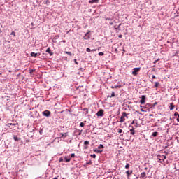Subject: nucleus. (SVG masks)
Segmentation results:
<instances>
[{"instance_id":"obj_1","label":"nucleus","mask_w":179,"mask_h":179,"mask_svg":"<svg viewBox=\"0 0 179 179\" xmlns=\"http://www.w3.org/2000/svg\"><path fill=\"white\" fill-rule=\"evenodd\" d=\"M166 159L167 157L162 154H159L157 156V159L158 160V162H159V163H163V162H164V160H166Z\"/></svg>"},{"instance_id":"obj_2","label":"nucleus","mask_w":179,"mask_h":179,"mask_svg":"<svg viewBox=\"0 0 179 179\" xmlns=\"http://www.w3.org/2000/svg\"><path fill=\"white\" fill-rule=\"evenodd\" d=\"M126 118L128 119V114H127L126 112H122L119 122H125Z\"/></svg>"},{"instance_id":"obj_3","label":"nucleus","mask_w":179,"mask_h":179,"mask_svg":"<svg viewBox=\"0 0 179 179\" xmlns=\"http://www.w3.org/2000/svg\"><path fill=\"white\" fill-rule=\"evenodd\" d=\"M139 71H141V67L133 69L132 75H134V76H136Z\"/></svg>"},{"instance_id":"obj_4","label":"nucleus","mask_w":179,"mask_h":179,"mask_svg":"<svg viewBox=\"0 0 179 179\" xmlns=\"http://www.w3.org/2000/svg\"><path fill=\"white\" fill-rule=\"evenodd\" d=\"M42 114L44 115V117H50V115H51V111L45 110L42 112Z\"/></svg>"},{"instance_id":"obj_5","label":"nucleus","mask_w":179,"mask_h":179,"mask_svg":"<svg viewBox=\"0 0 179 179\" xmlns=\"http://www.w3.org/2000/svg\"><path fill=\"white\" fill-rule=\"evenodd\" d=\"M83 38L84 40H89L90 38V31H89L85 34Z\"/></svg>"},{"instance_id":"obj_6","label":"nucleus","mask_w":179,"mask_h":179,"mask_svg":"<svg viewBox=\"0 0 179 179\" xmlns=\"http://www.w3.org/2000/svg\"><path fill=\"white\" fill-rule=\"evenodd\" d=\"M145 101H146V96L142 95L141 100L140 101L141 104H145Z\"/></svg>"},{"instance_id":"obj_7","label":"nucleus","mask_w":179,"mask_h":179,"mask_svg":"<svg viewBox=\"0 0 179 179\" xmlns=\"http://www.w3.org/2000/svg\"><path fill=\"white\" fill-rule=\"evenodd\" d=\"M103 114H104V110H103V109H101L99 111L97 112L96 115L98 117H103Z\"/></svg>"},{"instance_id":"obj_8","label":"nucleus","mask_w":179,"mask_h":179,"mask_svg":"<svg viewBox=\"0 0 179 179\" xmlns=\"http://www.w3.org/2000/svg\"><path fill=\"white\" fill-rule=\"evenodd\" d=\"M90 142L89 141H85L84 142V149H87L89 147L87 146L90 145Z\"/></svg>"},{"instance_id":"obj_9","label":"nucleus","mask_w":179,"mask_h":179,"mask_svg":"<svg viewBox=\"0 0 179 179\" xmlns=\"http://www.w3.org/2000/svg\"><path fill=\"white\" fill-rule=\"evenodd\" d=\"M40 55V53H35V52H31V57H34V58H37Z\"/></svg>"},{"instance_id":"obj_10","label":"nucleus","mask_w":179,"mask_h":179,"mask_svg":"<svg viewBox=\"0 0 179 179\" xmlns=\"http://www.w3.org/2000/svg\"><path fill=\"white\" fill-rule=\"evenodd\" d=\"M130 134L131 135H135V129L134 127H131V129H130Z\"/></svg>"},{"instance_id":"obj_11","label":"nucleus","mask_w":179,"mask_h":179,"mask_svg":"<svg viewBox=\"0 0 179 179\" xmlns=\"http://www.w3.org/2000/svg\"><path fill=\"white\" fill-rule=\"evenodd\" d=\"M126 174L127 176V178H129V176H131V174H132V171H127Z\"/></svg>"},{"instance_id":"obj_12","label":"nucleus","mask_w":179,"mask_h":179,"mask_svg":"<svg viewBox=\"0 0 179 179\" xmlns=\"http://www.w3.org/2000/svg\"><path fill=\"white\" fill-rule=\"evenodd\" d=\"M174 116L177 117L176 121H178V122H179V114L178 113V112H176L174 113Z\"/></svg>"},{"instance_id":"obj_13","label":"nucleus","mask_w":179,"mask_h":179,"mask_svg":"<svg viewBox=\"0 0 179 179\" xmlns=\"http://www.w3.org/2000/svg\"><path fill=\"white\" fill-rule=\"evenodd\" d=\"M64 160L66 163H69V162H71V157H65Z\"/></svg>"},{"instance_id":"obj_14","label":"nucleus","mask_w":179,"mask_h":179,"mask_svg":"<svg viewBox=\"0 0 179 179\" xmlns=\"http://www.w3.org/2000/svg\"><path fill=\"white\" fill-rule=\"evenodd\" d=\"M46 52H48V54H50V55H53V53H52V52H51V49H50V48H48L46 50Z\"/></svg>"},{"instance_id":"obj_15","label":"nucleus","mask_w":179,"mask_h":179,"mask_svg":"<svg viewBox=\"0 0 179 179\" xmlns=\"http://www.w3.org/2000/svg\"><path fill=\"white\" fill-rule=\"evenodd\" d=\"M111 89H120L121 87V85H114L110 87Z\"/></svg>"},{"instance_id":"obj_16","label":"nucleus","mask_w":179,"mask_h":179,"mask_svg":"<svg viewBox=\"0 0 179 179\" xmlns=\"http://www.w3.org/2000/svg\"><path fill=\"white\" fill-rule=\"evenodd\" d=\"M112 97H115V92H112V94L110 96H108V99L110 98L111 99Z\"/></svg>"},{"instance_id":"obj_17","label":"nucleus","mask_w":179,"mask_h":179,"mask_svg":"<svg viewBox=\"0 0 179 179\" xmlns=\"http://www.w3.org/2000/svg\"><path fill=\"white\" fill-rule=\"evenodd\" d=\"M174 107H176V106H174V103H170V110H174Z\"/></svg>"},{"instance_id":"obj_18","label":"nucleus","mask_w":179,"mask_h":179,"mask_svg":"<svg viewBox=\"0 0 179 179\" xmlns=\"http://www.w3.org/2000/svg\"><path fill=\"white\" fill-rule=\"evenodd\" d=\"M97 2H99V0H91L89 3H97Z\"/></svg>"},{"instance_id":"obj_19","label":"nucleus","mask_w":179,"mask_h":179,"mask_svg":"<svg viewBox=\"0 0 179 179\" xmlns=\"http://www.w3.org/2000/svg\"><path fill=\"white\" fill-rule=\"evenodd\" d=\"M141 177L142 178H145V177H146V173H145V172L141 173Z\"/></svg>"},{"instance_id":"obj_20","label":"nucleus","mask_w":179,"mask_h":179,"mask_svg":"<svg viewBox=\"0 0 179 179\" xmlns=\"http://www.w3.org/2000/svg\"><path fill=\"white\" fill-rule=\"evenodd\" d=\"M157 135H159V132H157V131L152 133V136H154V138H156V136H157Z\"/></svg>"},{"instance_id":"obj_21","label":"nucleus","mask_w":179,"mask_h":179,"mask_svg":"<svg viewBox=\"0 0 179 179\" xmlns=\"http://www.w3.org/2000/svg\"><path fill=\"white\" fill-rule=\"evenodd\" d=\"M13 139H14V141H15L16 142H17L18 141H20V138H17V136H14Z\"/></svg>"},{"instance_id":"obj_22","label":"nucleus","mask_w":179,"mask_h":179,"mask_svg":"<svg viewBox=\"0 0 179 179\" xmlns=\"http://www.w3.org/2000/svg\"><path fill=\"white\" fill-rule=\"evenodd\" d=\"M159 82H156L154 85V87H159Z\"/></svg>"},{"instance_id":"obj_23","label":"nucleus","mask_w":179,"mask_h":179,"mask_svg":"<svg viewBox=\"0 0 179 179\" xmlns=\"http://www.w3.org/2000/svg\"><path fill=\"white\" fill-rule=\"evenodd\" d=\"M104 148V145L103 144H100L99 146L98 147V149H103Z\"/></svg>"},{"instance_id":"obj_24","label":"nucleus","mask_w":179,"mask_h":179,"mask_svg":"<svg viewBox=\"0 0 179 179\" xmlns=\"http://www.w3.org/2000/svg\"><path fill=\"white\" fill-rule=\"evenodd\" d=\"M10 36H14V37H16V33L15 31H12Z\"/></svg>"},{"instance_id":"obj_25","label":"nucleus","mask_w":179,"mask_h":179,"mask_svg":"<svg viewBox=\"0 0 179 179\" xmlns=\"http://www.w3.org/2000/svg\"><path fill=\"white\" fill-rule=\"evenodd\" d=\"M86 51H87V52H90V51H92V50H90V48H87Z\"/></svg>"},{"instance_id":"obj_26","label":"nucleus","mask_w":179,"mask_h":179,"mask_svg":"<svg viewBox=\"0 0 179 179\" xmlns=\"http://www.w3.org/2000/svg\"><path fill=\"white\" fill-rule=\"evenodd\" d=\"M80 127H85V123L80 122Z\"/></svg>"},{"instance_id":"obj_27","label":"nucleus","mask_w":179,"mask_h":179,"mask_svg":"<svg viewBox=\"0 0 179 179\" xmlns=\"http://www.w3.org/2000/svg\"><path fill=\"white\" fill-rule=\"evenodd\" d=\"M91 157H93V159H96V154L91 155Z\"/></svg>"},{"instance_id":"obj_28","label":"nucleus","mask_w":179,"mask_h":179,"mask_svg":"<svg viewBox=\"0 0 179 179\" xmlns=\"http://www.w3.org/2000/svg\"><path fill=\"white\" fill-rule=\"evenodd\" d=\"M99 55L103 56V55H104V53L103 52H99Z\"/></svg>"},{"instance_id":"obj_29","label":"nucleus","mask_w":179,"mask_h":179,"mask_svg":"<svg viewBox=\"0 0 179 179\" xmlns=\"http://www.w3.org/2000/svg\"><path fill=\"white\" fill-rule=\"evenodd\" d=\"M118 134H122V129H120L118 130Z\"/></svg>"},{"instance_id":"obj_30","label":"nucleus","mask_w":179,"mask_h":179,"mask_svg":"<svg viewBox=\"0 0 179 179\" xmlns=\"http://www.w3.org/2000/svg\"><path fill=\"white\" fill-rule=\"evenodd\" d=\"M125 169H129V164H127L125 166Z\"/></svg>"},{"instance_id":"obj_31","label":"nucleus","mask_w":179,"mask_h":179,"mask_svg":"<svg viewBox=\"0 0 179 179\" xmlns=\"http://www.w3.org/2000/svg\"><path fill=\"white\" fill-rule=\"evenodd\" d=\"M158 61H160V59H157V60H155L154 62H153V64H156Z\"/></svg>"},{"instance_id":"obj_32","label":"nucleus","mask_w":179,"mask_h":179,"mask_svg":"<svg viewBox=\"0 0 179 179\" xmlns=\"http://www.w3.org/2000/svg\"><path fill=\"white\" fill-rule=\"evenodd\" d=\"M59 162L60 163H62V162H64V159L60 158V159H59Z\"/></svg>"},{"instance_id":"obj_33","label":"nucleus","mask_w":179,"mask_h":179,"mask_svg":"<svg viewBox=\"0 0 179 179\" xmlns=\"http://www.w3.org/2000/svg\"><path fill=\"white\" fill-rule=\"evenodd\" d=\"M66 54H68L69 55H72V53H71V52H66Z\"/></svg>"},{"instance_id":"obj_34","label":"nucleus","mask_w":179,"mask_h":179,"mask_svg":"<svg viewBox=\"0 0 179 179\" xmlns=\"http://www.w3.org/2000/svg\"><path fill=\"white\" fill-rule=\"evenodd\" d=\"M8 125H10L11 127H15V125L16 124L10 123V124H8Z\"/></svg>"},{"instance_id":"obj_35","label":"nucleus","mask_w":179,"mask_h":179,"mask_svg":"<svg viewBox=\"0 0 179 179\" xmlns=\"http://www.w3.org/2000/svg\"><path fill=\"white\" fill-rule=\"evenodd\" d=\"M71 157H75V154L74 153L71 154Z\"/></svg>"},{"instance_id":"obj_36","label":"nucleus","mask_w":179,"mask_h":179,"mask_svg":"<svg viewBox=\"0 0 179 179\" xmlns=\"http://www.w3.org/2000/svg\"><path fill=\"white\" fill-rule=\"evenodd\" d=\"M74 62L75 64H76V65H78V62L76 61V59H74Z\"/></svg>"},{"instance_id":"obj_37","label":"nucleus","mask_w":179,"mask_h":179,"mask_svg":"<svg viewBox=\"0 0 179 179\" xmlns=\"http://www.w3.org/2000/svg\"><path fill=\"white\" fill-rule=\"evenodd\" d=\"M152 79H156V76L153 75V76H152Z\"/></svg>"},{"instance_id":"obj_38","label":"nucleus","mask_w":179,"mask_h":179,"mask_svg":"<svg viewBox=\"0 0 179 179\" xmlns=\"http://www.w3.org/2000/svg\"><path fill=\"white\" fill-rule=\"evenodd\" d=\"M134 124H135V120H134L132 122H131V125H134Z\"/></svg>"},{"instance_id":"obj_39","label":"nucleus","mask_w":179,"mask_h":179,"mask_svg":"<svg viewBox=\"0 0 179 179\" xmlns=\"http://www.w3.org/2000/svg\"><path fill=\"white\" fill-rule=\"evenodd\" d=\"M119 38H122V35H119Z\"/></svg>"},{"instance_id":"obj_40","label":"nucleus","mask_w":179,"mask_h":179,"mask_svg":"<svg viewBox=\"0 0 179 179\" xmlns=\"http://www.w3.org/2000/svg\"><path fill=\"white\" fill-rule=\"evenodd\" d=\"M91 51H97V49H92Z\"/></svg>"},{"instance_id":"obj_41","label":"nucleus","mask_w":179,"mask_h":179,"mask_svg":"<svg viewBox=\"0 0 179 179\" xmlns=\"http://www.w3.org/2000/svg\"><path fill=\"white\" fill-rule=\"evenodd\" d=\"M10 129H15V127H11Z\"/></svg>"},{"instance_id":"obj_42","label":"nucleus","mask_w":179,"mask_h":179,"mask_svg":"<svg viewBox=\"0 0 179 179\" xmlns=\"http://www.w3.org/2000/svg\"><path fill=\"white\" fill-rule=\"evenodd\" d=\"M141 111H142V113H143V111H145L143 109H141Z\"/></svg>"},{"instance_id":"obj_43","label":"nucleus","mask_w":179,"mask_h":179,"mask_svg":"<svg viewBox=\"0 0 179 179\" xmlns=\"http://www.w3.org/2000/svg\"><path fill=\"white\" fill-rule=\"evenodd\" d=\"M53 179H58V177H55Z\"/></svg>"},{"instance_id":"obj_44","label":"nucleus","mask_w":179,"mask_h":179,"mask_svg":"<svg viewBox=\"0 0 179 179\" xmlns=\"http://www.w3.org/2000/svg\"><path fill=\"white\" fill-rule=\"evenodd\" d=\"M64 134H62V138H64Z\"/></svg>"},{"instance_id":"obj_45","label":"nucleus","mask_w":179,"mask_h":179,"mask_svg":"<svg viewBox=\"0 0 179 179\" xmlns=\"http://www.w3.org/2000/svg\"><path fill=\"white\" fill-rule=\"evenodd\" d=\"M64 136H65V138H66V133H65Z\"/></svg>"},{"instance_id":"obj_46","label":"nucleus","mask_w":179,"mask_h":179,"mask_svg":"<svg viewBox=\"0 0 179 179\" xmlns=\"http://www.w3.org/2000/svg\"><path fill=\"white\" fill-rule=\"evenodd\" d=\"M100 152H101V151H97L98 153H100Z\"/></svg>"},{"instance_id":"obj_47","label":"nucleus","mask_w":179,"mask_h":179,"mask_svg":"<svg viewBox=\"0 0 179 179\" xmlns=\"http://www.w3.org/2000/svg\"><path fill=\"white\" fill-rule=\"evenodd\" d=\"M124 134H121L120 136H123Z\"/></svg>"},{"instance_id":"obj_48","label":"nucleus","mask_w":179,"mask_h":179,"mask_svg":"<svg viewBox=\"0 0 179 179\" xmlns=\"http://www.w3.org/2000/svg\"><path fill=\"white\" fill-rule=\"evenodd\" d=\"M145 170H148V168H145Z\"/></svg>"},{"instance_id":"obj_49","label":"nucleus","mask_w":179,"mask_h":179,"mask_svg":"<svg viewBox=\"0 0 179 179\" xmlns=\"http://www.w3.org/2000/svg\"><path fill=\"white\" fill-rule=\"evenodd\" d=\"M139 178V177H136V179Z\"/></svg>"},{"instance_id":"obj_50","label":"nucleus","mask_w":179,"mask_h":179,"mask_svg":"<svg viewBox=\"0 0 179 179\" xmlns=\"http://www.w3.org/2000/svg\"><path fill=\"white\" fill-rule=\"evenodd\" d=\"M84 122H86V121H84Z\"/></svg>"},{"instance_id":"obj_51","label":"nucleus","mask_w":179,"mask_h":179,"mask_svg":"<svg viewBox=\"0 0 179 179\" xmlns=\"http://www.w3.org/2000/svg\"><path fill=\"white\" fill-rule=\"evenodd\" d=\"M0 176H1V173H0Z\"/></svg>"}]
</instances>
